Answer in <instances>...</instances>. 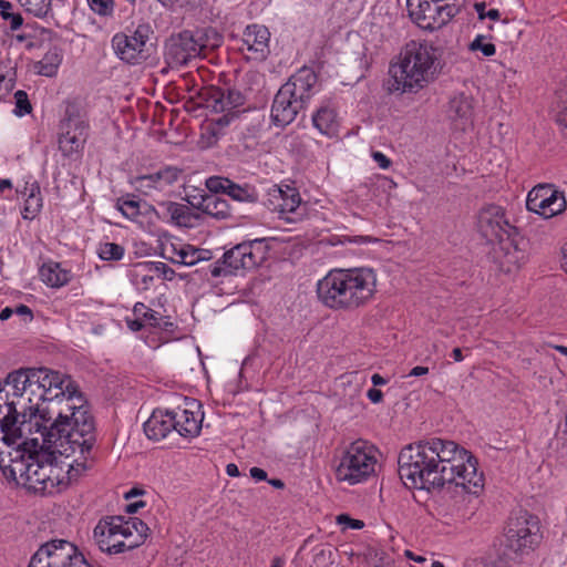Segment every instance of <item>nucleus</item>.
<instances>
[{
    "mask_svg": "<svg viewBox=\"0 0 567 567\" xmlns=\"http://www.w3.org/2000/svg\"><path fill=\"white\" fill-rule=\"evenodd\" d=\"M398 465L400 478L409 487L433 491L454 484L476 495L484 486L475 456L457 443L440 437L404 446Z\"/></svg>",
    "mask_w": 567,
    "mask_h": 567,
    "instance_id": "1",
    "label": "nucleus"
},
{
    "mask_svg": "<svg viewBox=\"0 0 567 567\" xmlns=\"http://www.w3.org/2000/svg\"><path fill=\"white\" fill-rule=\"evenodd\" d=\"M37 431L42 443L65 457L79 453L68 464V480H76L90 465L92 449L96 442L95 422L89 408L82 402L68 404L66 409H59L56 417L50 426L35 422Z\"/></svg>",
    "mask_w": 567,
    "mask_h": 567,
    "instance_id": "2",
    "label": "nucleus"
},
{
    "mask_svg": "<svg viewBox=\"0 0 567 567\" xmlns=\"http://www.w3.org/2000/svg\"><path fill=\"white\" fill-rule=\"evenodd\" d=\"M442 49L430 42L411 41L400 53V62L390 65L391 93H416L441 72Z\"/></svg>",
    "mask_w": 567,
    "mask_h": 567,
    "instance_id": "3",
    "label": "nucleus"
},
{
    "mask_svg": "<svg viewBox=\"0 0 567 567\" xmlns=\"http://www.w3.org/2000/svg\"><path fill=\"white\" fill-rule=\"evenodd\" d=\"M538 518L525 509L514 511L505 532L495 538L489 554L494 567H513L523 561L540 540Z\"/></svg>",
    "mask_w": 567,
    "mask_h": 567,
    "instance_id": "4",
    "label": "nucleus"
},
{
    "mask_svg": "<svg viewBox=\"0 0 567 567\" xmlns=\"http://www.w3.org/2000/svg\"><path fill=\"white\" fill-rule=\"evenodd\" d=\"M317 74L310 68H301L279 89L271 106V120L277 126L295 121L316 92Z\"/></svg>",
    "mask_w": 567,
    "mask_h": 567,
    "instance_id": "5",
    "label": "nucleus"
},
{
    "mask_svg": "<svg viewBox=\"0 0 567 567\" xmlns=\"http://www.w3.org/2000/svg\"><path fill=\"white\" fill-rule=\"evenodd\" d=\"M269 248L266 238L243 241L227 250L220 260L210 266V275L217 278L233 275L240 269H256L267 259Z\"/></svg>",
    "mask_w": 567,
    "mask_h": 567,
    "instance_id": "6",
    "label": "nucleus"
},
{
    "mask_svg": "<svg viewBox=\"0 0 567 567\" xmlns=\"http://www.w3.org/2000/svg\"><path fill=\"white\" fill-rule=\"evenodd\" d=\"M184 30L171 35L166 42L165 59L171 66L186 65L192 59L199 56L205 49L219 47L220 37L215 31Z\"/></svg>",
    "mask_w": 567,
    "mask_h": 567,
    "instance_id": "7",
    "label": "nucleus"
},
{
    "mask_svg": "<svg viewBox=\"0 0 567 567\" xmlns=\"http://www.w3.org/2000/svg\"><path fill=\"white\" fill-rule=\"evenodd\" d=\"M375 451L363 440L352 442L342 453L336 477L350 485L368 480L375 472Z\"/></svg>",
    "mask_w": 567,
    "mask_h": 567,
    "instance_id": "8",
    "label": "nucleus"
},
{
    "mask_svg": "<svg viewBox=\"0 0 567 567\" xmlns=\"http://www.w3.org/2000/svg\"><path fill=\"white\" fill-rule=\"evenodd\" d=\"M53 454L52 452L42 456H29L25 463L17 464L20 466L21 477H24L28 487L35 493L51 495L60 492V486L64 485L63 478L60 477V468L53 464Z\"/></svg>",
    "mask_w": 567,
    "mask_h": 567,
    "instance_id": "9",
    "label": "nucleus"
},
{
    "mask_svg": "<svg viewBox=\"0 0 567 567\" xmlns=\"http://www.w3.org/2000/svg\"><path fill=\"white\" fill-rule=\"evenodd\" d=\"M28 371L31 383L37 385V390H40L39 398L49 399V402L60 399L59 403L64 402L63 409H66L68 404L74 403V400L83 401L78 385L69 375L47 368H28Z\"/></svg>",
    "mask_w": 567,
    "mask_h": 567,
    "instance_id": "10",
    "label": "nucleus"
},
{
    "mask_svg": "<svg viewBox=\"0 0 567 567\" xmlns=\"http://www.w3.org/2000/svg\"><path fill=\"white\" fill-rule=\"evenodd\" d=\"M199 105L214 113H223L213 121L219 128L228 126L238 117L237 107L244 105L245 96L236 89L224 90L217 86H205L198 92Z\"/></svg>",
    "mask_w": 567,
    "mask_h": 567,
    "instance_id": "11",
    "label": "nucleus"
},
{
    "mask_svg": "<svg viewBox=\"0 0 567 567\" xmlns=\"http://www.w3.org/2000/svg\"><path fill=\"white\" fill-rule=\"evenodd\" d=\"M29 567H91L76 546L65 539H52L33 554Z\"/></svg>",
    "mask_w": 567,
    "mask_h": 567,
    "instance_id": "12",
    "label": "nucleus"
},
{
    "mask_svg": "<svg viewBox=\"0 0 567 567\" xmlns=\"http://www.w3.org/2000/svg\"><path fill=\"white\" fill-rule=\"evenodd\" d=\"M11 402L12 396L0 382V430L3 433L2 441L9 446H39V437L32 436V424L30 422L21 421L20 425H17V419L11 414Z\"/></svg>",
    "mask_w": 567,
    "mask_h": 567,
    "instance_id": "13",
    "label": "nucleus"
},
{
    "mask_svg": "<svg viewBox=\"0 0 567 567\" xmlns=\"http://www.w3.org/2000/svg\"><path fill=\"white\" fill-rule=\"evenodd\" d=\"M344 287L348 310H353L370 300L375 289V274L370 268L338 269Z\"/></svg>",
    "mask_w": 567,
    "mask_h": 567,
    "instance_id": "14",
    "label": "nucleus"
},
{
    "mask_svg": "<svg viewBox=\"0 0 567 567\" xmlns=\"http://www.w3.org/2000/svg\"><path fill=\"white\" fill-rule=\"evenodd\" d=\"M477 229L489 243H498L518 231L517 227L511 224L504 208L494 204L484 206L480 210Z\"/></svg>",
    "mask_w": 567,
    "mask_h": 567,
    "instance_id": "15",
    "label": "nucleus"
},
{
    "mask_svg": "<svg viewBox=\"0 0 567 567\" xmlns=\"http://www.w3.org/2000/svg\"><path fill=\"white\" fill-rule=\"evenodd\" d=\"M125 538L122 527V516H107L99 520L93 529V539L99 549L109 555L132 550L133 544L120 543Z\"/></svg>",
    "mask_w": 567,
    "mask_h": 567,
    "instance_id": "16",
    "label": "nucleus"
},
{
    "mask_svg": "<svg viewBox=\"0 0 567 567\" xmlns=\"http://www.w3.org/2000/svg\"><path fill=\"white\" fill-rule=\"evenodd\" d=\"M153 30L148 23L138 24L132 35L117 33L112 43L118 58L130 64L140 62L144 47Z\"/></svg>",
    "mask_w": 567,
    "mask_h": 567,
    "instance_id": "17",
    "label": "nucleus"
},
{
    "mask_svg": "<svg viewBox=\"0 0 567 567\" xmlns=\"http://www.w3.org/2000/svg\"><path fill=\"white\" fill-rule=\"evenodd\" d=\"M494 249V258L499 264V268L505 272H512L518 269L526 260V241L517 231L497 243Z\"/></svg>",
    "mask_w": 567,
    "mask_h": 567,
    "instance_id": "18",
    "label": "nucleus"
},
{
    "mask_svg": "<svg viewBox=\"0 0 567 567\" xmlns=\"http://www.w3.org/2000/svg\"><path fill=\"white\" fill-rule=\"evenodd\" d=\"M87 138V124L79 116L69 115L61 122L59 150L64 156L79 154Z\"/></svg>",
    "mask_w": 567,
    "mask_h": 567,
    "instance_id": "19",
    "label": "nucleus"
},
{
    "mask_svg": "<svg viewBox=\"0 0 567 567\" xmlns=\"http://www.w3.org/2000/svg\"><path fill=\"white\" fill-rule=\"evenodd\" d=\"M341 277L340 271L338 269H333L317 284V295L319 300L326 307L333 310H348Z\"/></svg>",
    "mask_w": 567,
    "mask_h": 567,
    "instance_id": "20",
    "label": "nucleus"
},
{
    "mask_svg": "<svg viewBox=\"0 0 567 567\" xmlns=\"http://www.w3.org/2000/svg\"><path fill=\"white\" fill-rule=\"evenodd\" d=\"M33 398L28 394L20 393L16 399H12L11 402V414L14 419H17V425H20L21 421H27L32 424V435L37 434V425L35 422L39 421L42 424L51 421V410L48 408L35 406Z\"/></svg>",
    "mask_w": 567,
    "mask_h": 567,
    "instance_id": "21",
    "label": "nucleus"
},
{
    "mask_svg": "<svg viewBox=\"0 0 567 567\" xmlns=\"http://www.w3.org/2000/svg\"><path fill=\"white\" fill-rule=\"evenodd\" d=\"M270 32L264 25H248L244 32L243 42L247 51L254 54L252 59L262 61L269 54Z\"/></svg>",
    "mask_w": 567,
    "mask_h": 567,
    "instance_id": "22",
    "label": "nucleus"
},
{
    "mask_svg": "<svg viewBox=\"0 0 567 567\" xmlns=\"http://www.w3.org/2000/svg\"><path fill=\"white\" fill-rule=\"evenodd\" d=\"M173 412L169 410H155L148 420L144 423V432L146 436L154 441H159L167 436L174 430Z\"/></svg>",
    "mask_w": 567,
    "mask_h": 567,
    "instance_id": "23",
    "label": "nucleus"
},
{
    "mask_svg": "<svg viewBox=\"0 0 567 567\" xmlns=\"http://www.w3.org/2000/svg\"><path fill=\"white\" fill-rule=\"evenodd\" d=\"M202 213L216 219H227L231 216L230 206L218 195H203L198 203H190Z\"/></svg>",
    "mask_w": 567,
    "mask_h": 567,
    "instance_id": "24",
    "label": "nucleus"
},
{
    "mask_svg": "<svg viewBox=\"0 0 567 567\" xmlns=\"http://www.w3.org/2000/svg\"><path fill=\"white\" fill-rule=\"evenodd\" d=\"M174 417V430L184 437L196 436L200 432V423L195 414L187 409L172 410Z\"/></svg>",
    "mask_w": 567,
    "mask_h": 567,
    "instance_id": "25",
    "label": "nucleus"
},
{
    "mask_svg": "<svg viewBox=\"0 0 567 567\" xmlns=\"http://www.w3.org/2000/svg\"><path fill=\"white\" fill-rule=\"evenodd\" d=\"M473 99L465 94L453 96L449 102V116L453 121H462L463 130L472 123L473 115Z\"/></svg>",
    "mask_w": 567,
    "mask_h": 567,
    "instance_id": "26",
    "label": "nucleus"
},
{
    "mask_svg": "<svg viewBox=\"0 0 567 567\" xmlns=\"http://www.w3.org/2000/svg\"><path fill=\"white\" fill-rule=\"evenodd\" d=\"M312 123L321 134L328 137H332L338 134L339 122L337 120V113L333 109L328 106L320 107L312 115Z\"/></svg>",
    "mask_w": 567,
    "mask_h": 567,
    "instance_id": "27",
    "label": "nucleus"
},
{
    "mask_svg": "<svg viewBox=\"0 0 567 567\" xmlns=\"http://www.w3.org/2000/svg\"><path fill=\"white\" fill-rule=\"evenodd\" d=\"M39 272L42 281L52 288H60L71 279L70 271L61 268V265L54 261L43 264Z\"/></svg>",
    "mask_w": 567,
    "mask_h": 567,
    "instance_id": "28",
    "label": "nucleus"
},
{
    "mask_svg": "<svg viewBox=\"0 0 567 567\" xmlns=\"http://www.w3.org/2000/svg\"><path fill=\"white\" fill-rule=\"evenodd\" d=\"M30 375L28 368L19 369L10 372L7 378L1 382L12 399H16L20 393L28 394Z\"/></svg>",
    "mask_w": 567,
    "mask_h": 567,
    "instance_id": "29",
    "label": "nucleus"
},
{
    "mask_svg": "<svg viewBox=\"0 0 567 567\" xmlns=\"http://www.w3.org/2000/svg\"><path fill=\"white\" fill-rule=\"evenodd\" d=\"M166 210L171 220L181 227H193L195 220L199 218L188 206L175 202H168L166 204Z\"/></svg>",
    "mask_w": 567,
    "mask_h": 567,
    "instance_id": "30",
    "label": "nucleus"
},
{
    "mask_svg": "<svg viewBox=\"0 0 567 567\" xmlns=\"http://www.w3.org/2000/svg\"><path fill=\"white\" fill-rule=\"evenodd\" d=\"M274 193L278 194L277 198L281 199L278 205L281 213H293L301 203L299 192L295 187L286 185L285 187H274ZM276 197V195H274Z\"/></svg>",
    "mask_w": 567,
    "mask_h": 567,
    "instance_id": "31",
    "label": "nucleus"
},
{
    "mask_svg": "<svg viewBox=\"0 0 567 567\" xmlns=\"http://www.w3.org/2000/svg\"><path fill=\"white\" fill-rule=\"evenodd\" d=\"M62 50L58 47L51 48L41 61L35 64L39 74L44 76H54L62 63Z\"/></svg>",
    "mask_w": 567,
    "mask_h": 567,
    "instance_id": "32",
    "label": "nucleus"
},
{
    "mask_svg": "<svg viewBox=\"0 0 567 567\" xmlns=\"http://www.w3.org/2000/svg\"><path fill=\"white\" fill-rule=\"evenodd\" d=\"M406 7L410 17L422 27H425L423 22L426 19L433 18V13L435 12V8H432L429 0H406Z\"/></svg>",
    "mask_w": 567,
    "mask_h": 567,
    "instance_id": "33",
    "label": "nucleus"
},
{
    "mask_svg": "<svg viewBox=\"0 0 567 567\" xmlns=\"http://www.w3.org/2000/svg\"><path fill=\"white\" fill-rule=\"evenodd\" d=\"M182 169L176 166H165L157 172L150 174L147 181L155 182L156 189L162 190L166 186L176 183L182 174Z\"/></svg>",
    "mask_w": 567,
    "mask_h": 567,
    "instance_id": "34",
    "label": "nucleus"
},
{
    "mask_svg": "<svg viewBox=\"0 0 567 567\" xmlns=\"http://www.w3.org/2000/svg\"><path fill=\"white\" fill-rule=\"evenodd\" d=\"M42 207V198L40 192V185L38 182L33 181L31 183L30 192L28 193V197L25 198V204L23 208V218L32 219L40 212Z\"/></svg>",
    "mask_w": 567,
    "mask_h": 567,
    "instance_id": "35",
    "label": "nucleus"
},
{
    "mask_svg": "<svg viewBox=\"0 0 567 567\" xmlns=\"http://www.w3.org/2000/svg\"><path fill=\"white\" fill-rule=\"evenodd\" d=\"M227 188V195L234 200L241 203H256L258 200V193L250 185L241 186L229 179Z\"/></svg>",
    "mask_w": 567,
    "mask_h": 567,
    "instance_id": "36",
    "label": "nucleus"
},
{
    "mask_svg": "<svg viewBox=\"0 0 567 567\" xmlns=\"http://www.w3.org/2000/svg\"><path fill=\"white\" fill-rule=\"evenodd\" d=\"M122 527L123 533L125 534V538H130L135 533V536H142L143 543L147 537L148 527L147 525L141 520L140 518H130L127 520L122 517Z\"/></svg>",
    "mask_w": 567,
    "mask_h": 567,
    "instance_id": "37",
    "label": "nucleus"
},
{
    "mask_svg": "<svg viewBox=\"0 0 567 567\" xmlns=\"http://www.w3.org/2000/svg\"><path fill=\"white\" fill-rule=\"evenodd\" d=\"M556 111L557 123L567 128V84L556 91Z\"/></svg>",
    "mask_w": 567,
    "mask_h": 567,
    "instance_id": "38",
    "label": "nucleus"
},
{
    "mask_svg": "<svg viewBox=\"0 0 567 567\" xmlns=\"http://www.w3.org/2000/svg\"><path fill=\"white\" fill-rule=\"evenodd\" d=\"M117 208L128 219H135L140 215V200L134 195H126L117 200Z\"/></svg>",
    "mask_w": 567,
    "mask_h": 567,
    "instance_id": "39",
    "label": "nucleus"
},
{
    "mask_svg": "<svg viewBox=\"0 0 567 567\" xmlns=\"http://www.w3.org/2000/svg\"><path fill=\"white\" fill-rule=\"evenodd\" d=\"M124 247L115 243L101 244L97 255L101 259L107 261L121 260L124 256Z\"/></svg>",
    "mask_w": 567,
    "mask_h": 567,
    "instance_id": "40",
    "label": "nucleus"
},
{
    "mask_svg": "<svg viewBox=\"0 0 567 567\" xmlns=\"http://www.w3.org/2000/svg\"><path fill=\"white\" fill-rule=\"evenodd\" d=\"M195 254H197V248L187 245L181 247L179 249L174 248L173 257H169L171 261L174 264H181L184 266H194L196 265Z\"/></svg>",
    "mask_w": 567,
    "mask_h": 567,
    "instance_id": "41",
    "label": "nucleus"
},
{
    "mask_svg": "<svg viewBox=\"0 0 567 567\" xmlns=\"http://www.w3.org/2000/svg\"><path fill=\"white\" fill-rule=\"evenodd\" d=\"M133 313L135 317L143 319V321L150 324L151 327H158L159 320L162 319L161 315L157 311L146 307L142 302H137L134 306Z\"/></svg>",
    "mask_w": 567,
    "mask_h": 567,
    "instance_id": "42",
    "label": "nucleus"
},
{
    "mask_svg": "<svg viewBox=\"0 0 567 567\" xmlns=\"http://www.w3.org/2000/svg\"><path fill=\"white\" fill-rule=\"evenodd\" d=\"M25 10L38 18H44L51 9V0H19Z\"/></svg>",
    "mask_w": 567,
    "mask_h": 567,
    "instance_id": "43",
    "label": "nucleus"
},
{
    "mask_svg": "<svg viewBox=\"0 0 567 567\" xmlns=\"http://www.w3.org/2000/svg\"><path fill=\"white\" fill-rule=\"evenodd\" d=\"M554 186L549 184L535 186L527 195L526 207L528 210L536 209L538 202L553 190Z\"/></svg>",
    "mask_w": 567,
    "mask_h": 567,
    "instance_id": "44",
    "label": "nucleus"
},
{
    "mask_svg": "<svg viewBox=\"0 0 567 567\" xmlns=\"http://www.w3.org/2000/svg\"><path fill=\"white\" fill-rule=\"evenodd\" d=\"M11 2L7 0H0V16L3 20L10 21V29L12 31L18 30L23 24V18L20 13H11Z\"/></svg>",
    "mask_w": 567,
    "mask_h": 567,
    "instance_id": "45",
    "label": "nucleus"
},
{
    "mask_svg": "<svg viewBox=\"0 0 567 567\" xmlns=\"http://www.w3.org/2000/svg\"><path fill=\"white\" fill-rule=\"evenodd\" d=\"M14 100H16L14 114L17 116H23L25 114L31 113L32 106L29 101L28 94L24 91H22V90L17 91L14 93Z\"/></svg>",
    "mask_w": 567,
    "mask_h": 567,
    "instance_id": "46",
    "label": "nucleus"
},
{
    "mask_svg": "<svg viewBox=\"0 0 567 567\" xmlns=\"http://www.w3.org/2000/svg\"><path fill=\"white\" fill-rule=\"evenodd\" d=\"M566 198L563 192H558L556 197L551 198V205L548 207L546 212L543 210V216L545 218H550L563 213L566 209Z\"/></svg>",
    "mask_w": 567,
    "mask_h": 567,
    "instance_id": "47",
    "label": "nucleus"
},
{
    "mask_svg": "<svg viewBox=\"0 0 567 567\" xmlns=\"http://www.w3.org/2000/svg\"><path fill=\"white\" fill-rule=\"evenodd\" d=\"M229 178L221 176H212L206 179V187L212 193L210 195H218V193L227 194V185Z\"/></svg>",
    "mask_w": 567,
    "mask_h": 567,
    "instance_id": "48",
    "label": "nucleus"
},
{
    "mask_svg": "<svg viewBox=\"0 0 567 567\" xmlns=\"http://www.w3.org/2000/svg\"><path fill=\"white\" fill-rule=\"evenodd\" d=\"M90 8L102 17H109L113 13V0H87Z\"/></svg>",
    "mask_w": 567,
    "mask_h": 567,
    "instance_id": "49",
    "label": "nucleus"
},
{
    "mask_svg": "<svg viewBox=\"0 0 567 567\" xmlns=\"http://www.w3.org/2000/svg\"><path fill=\"white\" fill-rule=\"evenodd\" d=\"M472 51H481L485 56H492L495 54V45L491 42H485L483 35H477L474 41L470 44Z\"/></svg>",
    "mask_w": 567,
    "mask_h": 567,
    "instance_id": "50",
    "label": "nucleus"
},
{
    "mask_svg": "<svg viewBox=\"0 0 567 567\" xmlns=\"http://www.w3.org/2000/svg\"><path fill=\"white\" fill-rule=\"evenodd\" d=\"M143 267H148V269L154 270L155 276L163 277L164 279L167 280H172L175 275V271L164 262L147 261V265Z\"/></svg>",
    "mask_w": 567,
    "mask_h": 567,
    "instance_id": "51",
    "label": "nucleus"
},
{
    "mask_svg": "<svg viewBox=\"0 0 567 567\" xmlns=\"http://www.w3.org/2000/svg\"><path fill=\"white\" fill-rule=\"evenodd\" d=\"M147 262H138L134 267V276L136 278L141 277V284L144 286V288H147L148 285L153 281L155 272L154 270H151L147 268H144L143 266H146Z\"/></svg>",
    "mask_w": 567,
    "mask_h": 567,
    "instance_id": "52",
    "label": "nucleus"
},
{
    "mask_svg": "<svg viewBox=\"0 0 567 567\" xmlns=\"http://www.w3.org/2000/svg\"><path fill=\"white\" fill-rule=\"evenodd\" d=\"M461 8L456 4H445L435 8V12L441 17L442 22L452 19L460 12Z\"/></svg>",
    "mask_w": 567,
    "mask_h": 567,
    "instance_id": "53",
    "label": "nucleus"
},
{
    "mask_svg": "<svg viewBox=\"0 0 567 567\" xmlns=\"http://www.w3.org/2000/svg\"><path fill=\"white\" fill-rule=\"evenodd\" d=\"M558 192L559 190L554 187L553 190L548 194V196H546L545 198H543L538 202L536 209H530L529 212H533V213H536V214L543 216V210L546 212L548 209V207L551 205V198L556 197Z\"/></svg>",
    "mask_w": 567,
    "mask_h": 567,
    "instance_id": "54",
    "label": "nucleus"
},
{
    "mask_svg": "<svg viewBox=\"0 0 567 567\" xmlns=\"http://www.w3.org/2000/svg\"><path fill=\"white\" fill-rule=\"evenodd\" d=\"M339 524H346L352 529H361L364 526V523L359 519H353L346 514H341L337 517Z\"/></svg>",
    "mask_w": 567,
    "mask_h": 567,
    "instance_id": "55",
    "label": "nucleus"
},
{
    "mask_svg": "<svg viewBox=\"0 0 567 567\" xmlns=\"http://www.w3.org/2000/svg\"><path fill=\"white\" fill-rule=\"evenodd\" d=\"M39 391L40 390H37V385H33L31 382H29L28 395L34 399L32 402H34L35 406H40V402L49 401V399L39 398Z\"/></svg>",
    "mask_w": 567,
    "mask_h": 567,
    "instance_id": "56",
    "label": "nucleus"
},
{
    "mask_svg": "<svg viewBox=\"0 0 567 567\" xmlns=\"http://www.w3.org/2000/svg\"><path fill=\"white\" fill-rule=\"evenodd\" d=\"M372 157L378 163V165L383 169L389 168L391 165V161L381 152H373Z\"/></svg>",
    "mask_w": 567,
    "mask_h": 567,
    "instance_id": "57",
    "label": "nucleus"
},
{
    "mask_svg": "<svg viewBox=\"0 0 567 567\" xmlns=\"http://www.w3.org/2000/svg\"><path fill=\"white\" fill-rule=\"evenodd\" d=\"M150 178V175H143L136 178V183L138 184V188L141 189H156L155 182L146 181Z\"/></svg>",
    "mask_w": 567,
    "mask_h": 567,
    "instance_id": "58",
    "label": "nucleus"
},
{
    "mask_svg": "<svg viewBox=\"0 0 567 567\" xmlns=\"http://www.w3.org/2000/svg\"><path fill=\"white\" fill-rule=\"evenodd\" d=\"M367 395L370 399V401L373 403H380L383 399L382 391L378 390L375 388L369 389Z\"/></svg>",
    "mask_w": 567,
    "mask_h": 567,
    "instance_id": "59",
    "label": "nucleus"
},
{
    "mask_svg": "<svg viewBox=\"0 0 567 567\" xmlns=\"http://www.w3.org/2000/svg\"><path fill=\"white\" fill-rule=\"evenodd\" d=\"M126 323L132 331H140L145 326L143 319L138 317H135V319H126Z\"/></svg>",
    "mask_w": 567,
    "mask_h": 567,
    "instance_id": "60",
    "label": "nucleus"
},
{
    "mask_svg": "<svg viewBox=\"0 0 567 567\" xmlns=\"http://www.w3.org/2000/svg\"><path fill=\"white\" fill-rule=\"evenodd\" d=\"M250 476L255 478L256 481H266L267 480V472L259 467H251L250 468Z\"/></svg>",
    "mask_w": 567,
    "mask_h": 567,
    "instance_id": "61",
    "label": "nucleus"
},
{
    "mask_svg": "<svg viewBox=\"0 0 567 567\" xmlns=\"http://www.w3.org/2000/svg\"><path fill=\"white\" fill-rule=\"evenodd\" d=\"M212 258V251L208 249L197 248V254H195L196 264L204 260H209Z\"/></svg>",
    "mask_w": 567,
    "mask_h": 567,
    "instance_id": "62",
    "label": "nucleus"
},
{
    "mask_svg": "<svg viewBox=\"0 0 567 567\" xmlns=\"http://www.w3.org/2000/svg\"><path fill=\"white\" fill-rule=\"evenodd\" d=\"M120 543H124V544H133L134 546L132 547V549L134 548H137L138 546H141L143 544V539H142V536H132L130 538H121Z\"/></svg>",
    "mask_w": 567,
    "mask_h": 567,
    "instance_id": "63",
    "label": "nucleus"
},
{
    "mask_svg": "<svg viewBox=\"0 0 567 567\" xmlns=\"http://www.w3.org/2000/svg\"><path fill=\"white\" fill-rule=\"evenodd\" d=\"M16 313L19 315V316H27L29 317V319L31 320L33 315H32V310L25 306V305H20L16 308Z\"/></svg>",
    "mask_w": 567,
    "mask_h": 567,
    "instance_id": "64",
    "label": "nucleus"
}]
</instances>
